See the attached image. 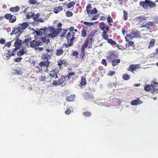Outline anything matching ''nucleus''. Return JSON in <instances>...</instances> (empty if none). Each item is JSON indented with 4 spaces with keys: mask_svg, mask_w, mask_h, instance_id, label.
<instances>
[{
    "mask_svg": "<svg viewBox=\"0 0 158 158\" xmlns=\"http://www.w3.org/2000/svg\"><path fill=\"white\" fill-rule=\"evenodd\" d=\"M20 9V7L18 6H17L15 7H12L10 8V10L14 13H16L18 12Z\"/></svg>",
    "mask_w": 158,
    "mask_h": 158,
    "instance_id": "nucleus-11",
    "label": "nucleus"
},
{
    "mask_svg": "<svg viewBox=\"0 0 158 158\" xmlns=\"http://www.w3.org/2000/svg\"><path fill=\"white\" fill-rule=\"evenodd\" d=\"M0 43L4 44L5 43V40L3 38H1L0 40Z\"/></svg>",
    "mask_w": 158,
    "mask_h": 158,
    "instance_id": "nucleus-55",
    "label": "nucleus"
},
{
    "mask_svg": "<svg viewBox=\"0 0 158 158\" xmlns=\"http://www.w3.org/2000/svg\"><path fill=\"white\" fill-rule=\"evenodd\" d=\"M35 14L32 13H28L27 15V18H34Z\"/></svg>",
    "mask_w": 158,
    "mask_h": 158,
    "instance_id": "nucleus-31",
    "label": "nucleus"
},
{
    "mask_svg": "<svg viewBox=\"0 0 158 158\" xmlns=\"http://www.w3.org/2000/svg\"><path fill=\"white\" fill-rule=\"evenodd\" d=\"M74 74V73L71 72L69 73V76H66V77H69L70 78V77L73 76Z\"/></svg>",
    "mask_w": 158,
    "mask_h": 158,
    "instance_id": "nucleus-57",
    "label": "nucleus"
},
{
    "mask_svg": "<svg viewBox=\"0 0 158 158\" xmlns=\"http://www.w3.org/2000/svg\"><path fill=\"white\" fill-rule=\"evenodd\" d=\"M132 35L131 34H127V37H125L126 41L127 42L129 41V40L132 39L133 38V37L132 36Z\"/></svg>",
    "mask_w": 158,
    "mask_h": 158,
    "instance_id": "nucleus-24",
    "label": "nucleus"
},
{
    "mask_svg": "<svg viewBox=\"0 0 158 158\" xmlns=\"http://www.w3.org/2000/svg\"><path fill=\"white\" fill-rule=\"evenodd\" d=\"M50 75L52 78L54 77L55 78H58L57 74H56V73H53V72H51Z\"/></svg>",
    "mask_w": 158,
    "mask_h": 158,
    "instance_id": "nucleus-25",
    "label": "nucleus"
},
{
    "mask_svg": "<svg viewBox=\"0 0 158 158\" xmlns=\"http://www.w3.org/2000/svg\"><path fill=\"white\" fill-rule=\"evenodd\" d=\"M97 12V9L95 8H94V9L92 11H91L90 13L91 14H96Z\"/></svg>",
    "mask_w": 158,
    "mask_h": 158,
    "instance_id": "nucleus-51",
    "label": "nucleus"
},
{
    "mask_svg": "<svg viewBox=\"0 0 158 158\" xmlns=\"http://www.w3.org/2000/svg\"><path fill=\"white\" fill-rule=\"evenodd\" d=\"M91 44L90 39L89 38H87L84 44L82 46L81 49L82 51L84 52L85 49L87 47L90 48L91 46Z\"/></svg>",
    "mask_w": 158,
    "mask_h": 158,
    "instance_id": "nucleus-4",
    "label": "nucleus"
},
{
    "mask_svg": "<svg viewBox=\"0 0 158 158\" xmlns=\"http://www.w3.org/2000/svg\"><path fill=\"white\" fill-rule=\"evenodd\" d=\"M22 59V58H15L14 59L15 61L16 62H20L21 60Z\"/></svg>",
    "mask_w": 158,
    "mask_h": 158,
    "instance_id": "nucleus-52",
    "label": "nucleus"
},
{
    "mask_svg": "<svg viewBox=\"0 0 158 158\" xmlns=\"http://www.w3.org/2000/svg\"><path fill=\"white\" fill-rule=\"evenodd\" d=\"M43 57L45 59H46L47 60H48L51 59L50 54H47L44 55Z\"/></svg>",
    "mask_w": 158,
    "mask_h": 158,
    "instance_id": "nucleus-28",
    "label": "nucleus"
},
{
    "mask_svg": "<svg viewBox=\"0 0 158 158\" xmlns=\"http://www.w3.org/2000/svg\"><path fill=\"white\" fill-rule=\"evenodd\" d=\"M157 90L156 89H154L153 90L151 91L152 93H156L157 92Z\"/></svg>",
    "mask_w": 158,
    "mask_h": 158,
    "instance_id": "nucleus-59",
    "label": "nucleus"
},
{
    "mask_svg": "<svg viewBox=\"0 0 158 158\" xmlns=\"http://www.w3.org/2000/svg\"><path fill=\"white\" fill-rule=\"evenodd\" d=\"M63 10L62 6H59L56 7L54 10V12L56 14H57L60 11Z\"/></svg>",
    "mask_w": 158,
    "mask_h": 158,
    "instance_id": "nucleus-12",
    "label": "nucleus"
},
{
    "mask_svg": "<svg viewBox=\"0 0 158 158\" xmlns=\"http://www.w3.org/2000/svg\"><path fill=\"white\" fill-rule=\"evenodd\" d=\"M120 61L119 59H114L112 61V64L113 66H114L118 64Z\"/></svg>",
    "mask_w": 158,
    "mask_h": 158,
    "instance_id": "nucleus-14",
    "label": "nucleus"
},
{
    "mask_svg": "<svg viewBox=\"0 0 158 158\" xmlns=\"http://www.w3.org/2000/svg\"><path fill=\"white\" fill-rule=\"evenodd\" d=\"M123 77L124 80H127L129 79L130 77H129V75L127 74H125L123 76Z\"/></svg>",
    "mask_w": 158,
    "mask_h": 158,
    "instance_id": "nucleus-36",
    "label": "nucleus"
},
{
    "mask_svg": "<svg viewBox=\"0 0 158 158\" xmlns=\"http://www.w3.org/2000/svg\"><path fill=\"white\" fill-rule=\"evenodd\" d=\"M84 23L85 25L86 26H93L94 25V23H93L92 22H85Z\"/></svg>",
    "mask_w": 158,
    "mask_h": 158,
    "instance_id": "nucleus-33",
    "label": "nucleus"
},
{
    "mask_svg": "<svg viewBox=\"0 0 158 158\" xmlns=\"http://www.w3.org/2000/svg\"><path fill=\"white\" fill-rule=\"evenodd\" d=\"M28 25L29 24L27 23H24L18 24L17 27L13 28L10 35H12L14 34H15L19 36L21 34L25 31Z\"/></svg>",
    "mask_w": 158,
    "mask_h": 158,
    "instance_id": "nucleus-2",
    "label": "nucleus"
},
{
    "mask_svg": "<svg viewBox=\"0 0 158 158\" xmlns=\"http://www.w3.org/2000/svg\"><path fill=\"white\" fill-rule=\"evenodd\" d=\"M139 67V64L137 65H131L128 68V70L130 71H131L132 72L134 71L137 69Z\"/></svg>",
    "mask_w": 158,
    "mask_h": 158,
    "instance_id": "nucleus-9",
    "label": "nucleus"
},
{
    "mask_svg": "<svg viewBox=\"0 0 158 158\" xmlns=\"http://www.w3.org/2000/svg\"><path fill=\"white\" fill-rule=\"evenodd\" d=\"M52 85L55 86H57L58 85H59V80L57 81H54L53 82Z\"/></svg>",
    "mask_w": 158,
    "mask_h": 158,
    "instance_id": "nucleus-44",
    "label": "nucleus"
},
{
    "mask_svg": "<svg viewBox=\"0 0 158 158\" xmlns=\"http://www.w3.org/2000/svg\"><path fill=\"white\" fill-rule=\"evenodd\" d=\"M116 84L115 83H110L109 84V86L112 87L113 86H114L115 87Z\"/></svg>",
    "mask_w": 158,
    "mask_h": 158,
    "instance_id": "nucleus-47",
    "label": "nucleus"
},
{
    "mask_svg": "<svg viewBox=\"0 0 158 158\" xmlns=\"http://www.w3.org/2000/svg\"><path fill=\"white\" fill-rule=\"evenodd\" d=\"M140 5L144 9L146 8L147 7L152 8L156 6L154 3L148 0H145L144 2H140Z\"/></svg>",
    "mask_w": 158,
    "mask_h": 158,
    "instance_id": "nucleus-3",
    "label": "nucleus"
},
{
    "mask_svg": "<svg viewBox=\"0 0 158 158\" xmlns=\"http://www.w3.org/2000/svg\"><path fill=\"white\" fill-rule=\"evenodd\" d=\"M49 62L48 60L44 61L41 63H39V65L40 67H41L42 65L46 66V67H48L49 65Z\"/></svg>",
    "mask_w": 158,
    "mask_h": 158,
    "instance_id": "nucleus-18",
    "label": "nucleus"
},
{
    "mask_svg": "<svg viewBox=\"0 0 158 158\" xmlns=\"http://www.w3.org/2000/svg\"><path fill=\"white\" fill-rule=\"evenodd\" d=\"M123 13L124 17V20H126L128 18L127 12L126 10H124L123 11Z\"/></svg>",
    "mask_w": 158,
    "mask_h": 158,
    "instance_id": "nucleus-35",
    "label": "nucleus"
},
{
    "mask_svg": "<svg viewBox=\"0 0 158 158\" xmlns=\"http://www.w3.org/2000/svg\"><path fill=\"white\" fill-rule=\"evenodd\" d=\"M46 29L45 28L40 29V30L37 31V35H41L42 38L39 40L36 39L32 40L29 43V46L32 48H35V49H40L42 50V48L40 47L39 46L42 45L44 43L47 44L49 42V38H54L58 36L59 33V30L52 28L50 29L49 33H46Z\"/></svg>",
    "mask_w": 158,
    "mask_h": 158,
    "instance_id": "nucleus-1",
    "label": "nucleus"
},
{
    "mask_svg": "<svg viewBox=\"0 0 158 158\" xmlns=\"http://www.w3.org/2000/svg\"><path fill=\"white\" fill-rule=\"evenodd\" d=\"M12 16V15L10 14H7L5 15V17L6 19H9L10 20Z\"/></svg>",
    "mask_w": 158,
    "mask_h": 158,
    "instance_id": "nucleus-42",
    "label": "nucleus"
},
{
    "mask_svg": "<svg viewBox=\"0 0 158 158\" xmlns=\"http://www.w3.org/2000/svg\"><path fill=\"white\" fill-rule=\"evenodd\" d=\"M154 24V23L153 22H149L147 23V25L148 27H149L148 29L150 28V27L152 26Z\"/></svg>",
    "mask_w": 158,
    "mask_h": 158,
    "instance_id": "nucleus-37",
    "label": "nucleus"
},
{
    "mask_svg": "<svg viewBox=\"0 0 158 158\" xmlns=\"http://www.w3.org/2000/svg\"><path fill=\"white\" fill-rule=\"evenodd\" d=\"M13 42V41H10V42H7L6 43L5 45L6 46L10 47L11 44V43Z\"/></svg>",
    "mask_w": 158,
    "mask_h": 158,
    "instance_id": "nucleus-53",
    "label": "nucleus"
},
{
    "mask_svg": "<svg viewBox=\"0 0 158 158\" xmlns=\"http://www.w3.org/2000/svg\"><path fill=\"white\" fill-rule=\"evenodd\" d=\"M84 97L85 99L87 100H89V102L93 101L94 99V98L89 94H85L84 95Z\"/></svg>",
    "mask_w": 158,
    "mask_h": 158,
    "instance_id": "nucleus-10",
    "label": "nucleus"
},
{
    "mask_svg": "<svg viewBox=\"0 0 158 158\" xmlns=\"http://www.w3.org/2000/svg\"><path fill=\"white\" fill-rule=\"evenodd\" d=\"M107 42L111 44L112 45L116 44V42L111 39H108L107 40Z\"/></svg>",
    "mask_w": 158,
    "mask_h": 158,
    "instance_id": "nucleus-29",
    "label": "nucleus"
},
{
    "mask_svg": "<svg viewBox=\"0 0 158 158\" xmlns=\"http://www.w3.org/2000/svg\"><path fill=\"white\" fill-rule=\"evenodd\" d=\"M102 64L104 65L105 66H106L107 65L106 63V61L105 59H102L101 62Z\"/></svg>",
    "mask_w": 158,
    "mask_h": 158,
    "instance_id": "nucleus-49",
    "label": "nucleus"
},
{
    "mask_svg": "<svg viewBox=\"0 0 158 158\" xmlns=\"http://www.w3.org/2000/svg\"><path fill=\"white\" fill-rule=\"evenodd\" d=\"M66 16L68 17L71 16L73 15V13L70 11H68L66 13Z\"/></svg>",
    "mask_w": 158,
    "mask_h": 158,
    "instance_id": "nucleus-46",
    "label": "nucleus"
},
{
    "mask_svg": "<svg viewBox=\"0 0 158 158\" xmlns=\"http://www.w3.org/2000/svg\"><path fill=\"white\" fill-rule=\"evenodd\" d=\"M85 80L84 78H82L81 82L80 83V85H79L80 87H81L82 86L85 85L86 84V82L85 81Z\"/></svg>",
    "mask_w": 158,
    "mask_h": 158,
    "instance_id": "nucleus-22",
    "label": "nucleus"
},
{
    "mask_svg": "<svg viewBox=\"0 0 158 158\" xmlns=\"http://www.w3.org/2000/svg\"><path fill=\"white\" fill-rule=\"evenodd\" d=\"M83 114L86 117H89L91 115V113L87 111L83 113Z\"/></svg>",
    "mask_w": 158,
    "mask_h": 158,
    "instance_id": "nucleus-38",
    "label": "nucleus"
},
{
    "mask_svg": "<svg viewBox=\"0 0 158 158\" xmlns=\"http://www.w3.org/2000/svg\"><path fill=\"white\" fill-rule=\"evenodd\" d=\"M141 27H146L148 29L149 28V27H148V26L147 25V23L145 24L141 25Z\"/></svg>",
    "mask_w": 158,
    "mask_h": 158,
    "instance_id": "nucleus-56",
    "label": "nucleus"
},
{
    "mask_svg": "<svg viewBox=\"0 0 158 158\" xmlns=\"http://www.w3.org/2000/svg\"><path fill=\"white\" fill-rule=\"evenodd\" d=\"M75 3L73 2H70L67 5L68 8H70L75 4Z\"/></svg>",
    "mask_w": 158,
    "mask_h": 158,
    "instance_id": "nucleus-34",
    "label": "nucleus"
},
{
    "mask_svg": "<svg viewBox=\"0 0 158 158\" xmlns=\"http://www.w3.org/2000/svg\"><path fill=\"white\" fill-rule=\"evenodd\" d=\"M69 78L67 77H66L65 76H62V78L59 80V85L61 86H64L65 85V83H64L66 81H69Z\"/></svg>",
    "mask_w": 158,
    "mask_h": 158,
    "instance_id": "nucleus-5",
    "label": "nucleus"
},
{
    "mask_svg": "<svg viewBox=\"0 0 158 158\" xmlns=\"http://www.w3.org/2000/svg\"><path fill=\"white\" fill-rule=\"evenodd\" d=\"M72 37V35L69 32V33L67 36H66V39H67L68 40V42H69L70 39L71 37Z\"/></svg>",
    "mask_w": 158,
    "mask_h": 158,
    "instance_id": "nucleus-39",
    "label": "nucleus"
},
{
    "mask_svg": "<svg viewBox=\"0 0 158 158\" xmlns=\"http://www.w3.org/2000/svg\"><path fill=\"white\" fill-rule=\"evenodd\" d=\"M141 103V102L140 101L137 100H135L132 101L131 102V104L133 106H134L137 105L139 104H140Z\"/></svg>",
    "mask_w": 158,
    "mask_h": 158,
    "instance_id": "nucleus-15",
    "label": "nucleus"
},
{
    "mask_svg": "<svg viewBox=\"0 0 158 158\" xmlns=\"http://www.w3.org/2000/svg\"><path fill=\"white\" fill-rule=\"evenodd\" d=\"M40 14L39 13H38L35 16H34V18H33L34 20L35 21L37 20V19L40 16Z\"/></svg>",
    "mask_w": 158,
    "mask_h": 158,
    "instance_id": "nucleus-50",
    "label": "nucleus"
},
{
    "mask_svg": "<svg viewBox=\"0 0 158 158\" xmlns=\"http://www.w3.org/2000/svg\"><path fill=\"white\" fill-rule=\"evenodd\" d=\"M114 73L115 72H114L110 71L108 73V75L110 76H111L113 75Z\"/></svg>",
    "mask_w": 158,
    "mask_h": 158,
    "instance_id": "nucleus-54",
    "label": "nucleus"
},
{
    "mask_svg": "<svg viewBox=\"0 0 158 158\" xmlns=\"http://www.w3.org/2000/svg\"><path fill=\"white\" fill-rule=\"evenodd\" d=\"M144 90L146 91H149L152 89L150 85H147L144 87Z\"/></svg>",
    "mask_w": 158,
    "mask_h": 158,
    "instance_id": "nucleus-26",
    "label": "nucleus"
},
{
    "mask_svg": "<svg viewBox=\"0 0 158 158\" xmlns=\"http://www.w3.org/2000/svg\"><path fill=\"white\" fill-rule=\"evenodd\" d=\"M36 21H37L40 22H42L44 21L43 19L42 18H40L39 19H37V20H36Z\"/></svg>",
    "mask_w": 158,
    "mask_h": 158,
    "instance_id": "nucleus-63",
    "label": "nucleus"
},
{
    "mask_svg": "<svg viewBox=\"0 0 158 158\" xmlns=\"http://www.w3.org/2000/svg\"><path fill=\"white\" fill-rule=\"evenodd\" d=\"M107 20L108 23H111L113 22L112 19L110 17V16H109L107 18Z\"/></svg>",
    "mask_w": 158,
    "mask_h": 158,
    "instance_id": "nucleus-48",
    "label": "nucleus"
},
{
    "mask_svg": "<svg viewBox=\"0 0 158 158\" xmlns=\"http://www.w3.org/2000/svg\"><path fill=\"white\" fill-rule=\"evenodd\" d=\"M131 34L133 35V37L135 36L138 37L140 35V33L138 31H133L131 33Z\"/></svg>",
    "mask_w": 158,
    "mask_h": 158,
    "instance_id": "nucleus-17",
    "label": "nucleus"
},
{
    "mask_svg": "<svg viewBox=\"0 0 158 158\" xmlns=\"http://www.w3.org/2000/svg\"><path fill=\"white\" fill-rule=\"evenodd\" d=\"M16 17L14 15L12 16V17L11 18V19H10V20H9V21L10 23H14L15 22V21H16Z\"/></svg>",
    "mask_w": 158,
    "mask_h": 158,
    "instance_id": "nucleus-30",
    "label": "nucleus"
},
{
    "mask_svg": "<svg viewBox=\"0 0 158 158\" xmlns=\"http://www.w3.org/2000/svg\"><path fill=\"white\" fill-rule=\"evenodd\" d=\"M115 55L114 53H112L108 57L109 59H113L115 58Z\"/></svg>",
    "mask_w": 158,
    "mask_h": 158,
    "instance_id": "nucleus-43",
    "label": "nucleus"
},
{
    "mask_svg": "<svg viewBox=\"0 0 158 158\" xmlns=\"http://www.w3.org/2000/svg\"><path fill=\"white\" fill-rule=\"evenodd\" d=\"M75 95H71L69 97H67L66 98V100L68 102H73L74 100V98Z\"/></svg>",
    "mask_w": 158,
    "mask_h": 158,
    "instance_id": "nucleus-13",
    "label": "nucleus"
},
{
    "mask_svg": "<svg viewBox=\"0 0 158 158\" xmlns=\"http://www.w3.org/2000/svg\"><path fill=\"white\" fill-rule=\"evenodd\" d=\"M21 43L22 41L21 40H17L15 42H14V46H15V48L13 49V50H14V49H15V51L17 49H18L21 46Z\"/></svg>",
    "mask_w": 158,
    "mask_h": 158,
    "instance_id": "nucleus-7",
    "label": "nucleus"
},
{
    "mask_svg": "<svg viewBox=\"0 0 158 158\" xmlns=\"http://www.w3.org/2000/svg\"><path fill=\"white\" fill-rule=\"evenodd\" d=\"M73 35H72V38H71L69 42H68V45L71 46L73 44V41L75 39V38L73 36Z\"/></svg>",
    "mask_w": 158,
    "mask_h": 158,
    "instance_id": "nucleus-20",
    "label": "nucleus"
},
{
    "mask_svg": "<svg viewBox=\"0 0 158 158\" xmlns=\"http://www.w3.org/2000/svg\"><path fill=\"white\" fill-rule=\"evenodd\" d=\"M23 52H21V51H19V52H18L17 53V55L18 56H20L23 55V53H22Z\"/></svg>",
    "mask_w": 158,
    "mask_h": 158,
    "instance_id": "nucleus-60",
    "label": "nucleus"
},
{
    "mask_svg": "<svg viewBox=\"0 0 158 158\" xmlns=\"http://www.w3.org/2000/svg\"><path fill=\"white\" fill-rule=\"evenodd\" d=\"M64 52L63 50L61 48H59L57 50L56 55L59 56L61 55Z\"/></svg>",
    "mask_w": 158,
    "mask_h": 158,
    "instance_id": "nucleus-19",
    "label": "nucleus"
},
{
    "mask_svg": "<svg viewBox=\"0 0 158 158\" xmlns=\"http://www.w3.org/2000/svg\"><path fill=\"white\" fill-rule=\"evenodd\" d=\"M109 29V27L107 26L105 31H104L102 33V36L105 40H107L108 38V35L107 34Z\"/></svg>",
    "mask_w": 158,
    "mask_h": 158,
    "instance_id": "nucleus-8",
    "label": "nucleus"
},
{
    "mask_svg": "<svg viewBox=\"0 0 158 158\" xmlns=\"http://www.w3.org/2000/svg\"><path fill=\"white\" fill-rule=\"evenodd\" d=\"M158 83L156 82H153L151 84V86L152 88H153L155 87H156L158 86Z\"/></svg>",
    "mask_w": 158,
    "mask_h": 158,
    "instance_id": "nucleus-40",
    "label": "nucleus"
},
{
    "mask_svg": "<svg viewBox=\"0 0 158 158\" xmlns=\"http://www.w3.org/2000/svg\"><path fill=\"white\" fill-rule=\"evenodd\" d=\"M81 35L82 37H85L86 36V30L84 28L82 29L81 32Z\"/></svg>",
    "mask_w": 158,
    "mask_h": 158,
    "instance_id": "nucleus-23",
    "label": "nucleus"
},
{
    "mask_svg": "<svg viewBox=\"0 0 158 158\" xmlns=\"http://www.w3.org/2000/svg\"><path fill=\"white\" fill-rule=\"evenodd\" d=\"M91 8V5H88L87 6L86 9V10H89V9Z\"/></svg>",
    "mask_w": 158,
    "mask_h": 158,
    "instance_id": "nucleus-64",
    "label": "nucleus"
},
{
    "mask_svg": "<svg viewBox=\"0 0 158 158\" xmlns=\"http://www.w3.org/2000/svg\"><path fill=\"white\" fill-rule=\"evenodd\" d=\"M70 106H69L67 107L66 110H65V113L67 114H69L70 112L71 111L70 110Z\"/></svg>",
    "mask_w": 158,
    "mask_h": 158,
    "instance_id": "nucleus-41",
    "label": "nucleus"
},
{
    "mask_svg": "<svg viewBox=\"0 0 158 158\" xmlns=\"http://www.w3.org/2000/svg\"><path fill=\"white\" fill-rule=\"evenodd\" d=\"M155 42V40L154 39H152L150 40L149 43V45L148 47L149 48H151L154 45V44Z\"/></svg>",
    "mask_w": 158,
    "mask_h": 158,
    "instance_id": "nucleus-21",
    "label": "nucleus"
},
{
    "mask_svg": "<svg viewBox=\"0 0 158 158\" xmlns=\"http://www.w3.org/2000/svg\"><path fill=\"white\" fill-rule=\"evenodd\" d=\"M99 105V106H106V103H103L102 102H100L99 104H98Z\"/></svg>",
    "mask_w": 158,
    "mask_h": 158,
    "instance_id": "nucleus-61",
    "label": "nucleus"
},
{
    "mask_svg": "<svg viewBox=\"0 0 158 158\" xmlns=\"http://www.w3.org/2000/svg\"><path fill=\"white\" fill-rule=\"evenodd\" d=\"M46 51L48 52H49L50 53H52L53 52V51L51 49H46Z\"/></svg>",
    "mask_w": 158,
    "mask_h": 158,
    "instance_id": "nucleus-62",
    "label": "nucleus"
},
{
    "mask_svg": "<svg viewBox=\"0 0 158 158\" xmlns=\"http://www.w3.org/2000/svg\"><path fill=\"white\" fill-rule=\"evenodd\" d=\"M15 51V49H14V50L13 49V50L12 51V52L9 51H7L6 52H5V53L4 54V56H5L6 57V59L7 60H9L10 57L14 55V52Z\"/></svg>",
    "mask_w": 158,
    "mask_h": 158,
    "instance_id": "nucleus-6",
    "label": "nucleus"
},
{
    "mask_svg": "<svg viewBox=\"0 0 158 158\" xmlns=\"http://www.w3.org/2000/svg\"><path fill=\"white\" fill-rule=\"evenodd\" d=\"M31 38H27L23 42L24 43H26V44H27V46H29V43L31 42Z\"/></svg>",
    "mask_w": 158,
    "mask_h": 158,
    "instance_id": "nucleus-27",
    "label": "nucleus"
},
{
    "mask_svg": "<svg viewBox=\"0 0 158 158\" xmlns=\"http://www.w3.org/2000/svg\"><path fill=\"white\" fill-rule=\"evenodd\" d=\"M29 3L30 4L38 5V3L36 0H29Z\"/></svg>",
    "mask_w": 158,
    "mask_h": 158,
    "instance_id": "nucleus-32",
    "label": "nucleus"
},
{
    "mask_svg": "<svg viewBox=\"0 0 158 158\" xmlns=\"http://www.w3.org/2000/svg\"><path fill=\"white\" fill-rule=\"evenodd\" d=\"M78 55V53L77 52H73L72 54V55L73 56H76L77 57V56Z\"/></svg>",
    "mask_w": 158,
    "mask_h": 158,
    "instance_id": "nucleus-45",
    "label": "nucleus"
},
{
    "mask_svg": "<svg viewBox=\"0 0 158 158\" xmlns=\"http://www.w3.org/2000/svg\"><path fill=\"white\" fill-rule=\"evenodd\" d=\"M45 76H42L41 78H40V80L41 81H44L45 80Z\"/></svg>",
    "mask_w": 158,
    "mask_h": 158,
    "instance_id": "nucleus-58",
    "label": "nucleus"
},
{
    "mask_svg": "<svg viewBox=\"0 0 158 158\" xmlns=\"http://www.w3.org/2000/svg\"><path fill=\"white\" fill-rule=\"evenodd\" d=\"M99 27L100 29L103 31H105L107 28V27L105 28V23L103 22H102L100 23Z\"/></svg>",
    "mask_w": 158,
    "mask_h": 158,
    "instance_id": "nucleus-16",
    "label": "nucleus"
}]
</instances>
